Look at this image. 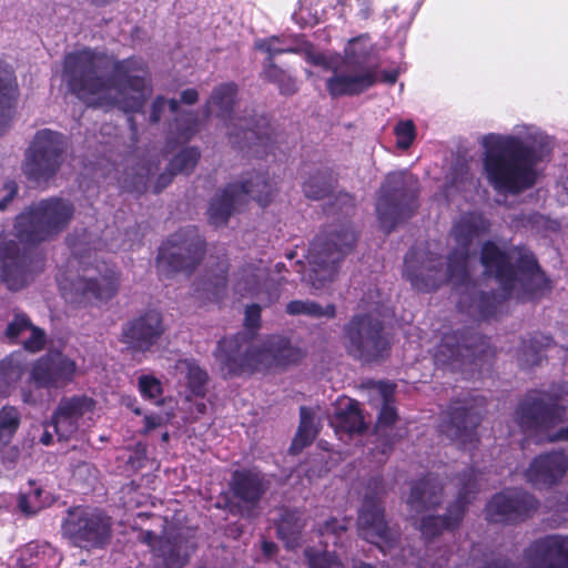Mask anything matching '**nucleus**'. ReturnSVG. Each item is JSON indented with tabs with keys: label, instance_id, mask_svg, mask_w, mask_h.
Listing matches in <instances>:
<instances>
[{
	"label": "nucleus",
	"instance_id": "nucleus-1",
	"mask_svg": "<svg viewBox=\"0 0 568 568\" xmlns=\"http://www.w3.org/2000/svg\"><path fill=\"white\" fill-rule=\"evenodd\" d=\"M62 80L69 91L92 108L118 106L128 114L132 135L138 134L135 114H144L152 91V75L139 55L118 59L97 48H82L63 58Z\"/></svg>",
	"mask_w": 568,
	"mask_h": 568
},
{
	"label": "nucleus",
	"instance_id": "nucleus-2",
	"mask_svg": "<svg viewBox=\"0 0 568 568\" xmlns=\"http://www.w3.org/2000/svg\"><path fill=\"white\" fill-rule=\"evenodd\" d=\"M74 213L73 204L60 197L31 203L14 220V235L24 244L0 234V277L7 288L18 292L42 272L44 258L31 245L44 242L67 229Z\"/></svg>",
	"mask_w": 568,
	"mask_h": 568
},
{
	"label": "nucleus",
	"instance_id": "nucleus-3",
	"mask_svg": "<svg viewBox=\"0 0 568 568\" xmlns=\"http://www.w3.org/2000/svg\"><path fill=\"white\" fill-rule=\"evenodd\" d=\"M469 251L452 250L445 263L443 256L410 248L404 258V277L417 292L429 293L452 282L462 287L457 308L474 321H487L497 312V296L494 292L479 290L468 271Z\"/></svg>",
	"mask_w": 568,
	"mask_h": 568
},
{
	"label": "nucleus",
	"instance_id": "nucleus-4",
	"mask_svg": "<svg viewBox=\"0 0 568 568\" xmlns=\"http://www.w3.org/2000/svg\"><path fill=\"white\" fill-rule=\"evenodd\" d=\"M479 262L484 274L498 283L505 297H515L521 303L534 302L550 290L549 278L535 253L525 245L508 252L495 241L487 240L481 243Z\"/></svg>",
	"mask_w": 568,
	"mask_h": 568
},
{
	"label": "nucleus",
	"instance_id": "nucleus-5",
	"mask_svg": "<svg viewBox=\"0 0 568 568\" xmlns=\"http://www.w3.org/2000/svg\"><path fill=\"white\" fill-rule=\"evenodd\" d=\"M483 145L484 172L495 191L518 195L536 184L535 168L541 158L534 144L515 135L488 134Z\"/></svg>",
	"mask_w": 568,
	"mask_h": 568
},
{
	"label": "nucleus",
	"instance_id": "nucleus-6",
	"mask_svg": "<svg viewBox=\"0 0 568 568\" xmlns=\"http://www.w3.org/2000/svg\"><path fill=\"white\" fill-rule=\"evenodd\" d=\"M217 352L222 369L229 376L282 371L305 357V352L283 335H270L261 346H254L247 334L236 333L220 339Z\"/></svg>",
	"mask_w": 568,
	"mask_h": 568
},
{
	"label": "nucleus",
	"instance_id": "nucleus-7",
	"mask_svg": "<svg viewBox=\"0 0 568 568\" xmlns=\"http://www.w3.org/2000/svg\"><path fill=\"white\" fill-rule=\"evenodd\" d=\"M495 356L489 337L473 327H464L445 333L433 357L438 368L473 377L475 373L481 374L486 365L490 366Z\"/></svg>",
	"mask_w": 568,
	"mask_h": 568
},
{
	"label": "nucleus",
	"instance_id": "nucleus-8",
	"mask_svg": "<svg viewBox=\"0 0 568 568\" xmlns=\"http://www.w3.org/2000/svg\"><path fill=\"white\" fill-rule=\"evenodd\" d=\"M357 242L351 223L331 225L321 231L308 248L312 265L308 277L315 288H323L335 280L338 264L349 254Z\"/></svg>",
	"mask_w": 568,
	"mask_h": 568
},
{
	"label": "nucleus",
	"instance_id": "nucleus-9",
	"mask_svg": "<svg viewBox=\"0 0 568 568\" xmlns=\"http://www.w3.org/2000/svg\"><path fill=\"white\" fill-rule=\"evenodd\" d=\"M418 181L405 172L385 176L376 197V215L381 229L390 234L398 224L409 220L418 207Z\"/></svg>",
	"mask_w": 568,
	"mask_h": 568
},
{
	"label": "nucleus",
	"instance_id": "nucleus-10",
	"mask_svg": "<svg viewBox=\"0 0 568 568\" xmlns=\"http://www.w3.org/2000/svg\"><path fill=\"white\" fill-rule=\"evenodd\" d=\"M275 193L274 183L267 172H251L240 183H227L211 200L207 216L214 226L226 225L235 206L251 197L261 206H267Z\"/></svg>",
	"mask_w": 568,
	"mask_h": 568
},
{
	"label": "nucleus",
	"instance_id": "nucleus-11",
	"mask_svg": "<svg viewBox=\"0 0 568 568\" xmlns=\"http://www.w3.org/2000/svg\"><path fill=\"white\" fill-rule=\"evenodd\" d=\"M343 337L348 355L365 363L388 357L392 348L384 322L372 313L353 315L343 327Z\"/></svg>",
	"mask_w": 568,
	"mask_h": 568
},
{
	"label": "nucleus",
	"instance_id": "nucleus-12",
	"mask_svg": "<svg viewBox=\"0 0 568 568\" xmlns=\"http://www.w3.org/2000/svg\"><path fill=\"white\" fill-rule=\"evenodd\" d=\"M67 149V138L61 132L38 130L24 152L23 174L37 184L47 183L60 171Z\"/></svg>",
	"mask_w": 568,
	"mask_h": 568
},
{
	"label": "nucleus",
	"instance_id": "nucleus-13",
	"mask_svg": "<svg viewBox=\"0 0 568 568\" xmlns=\"http://www.w3.org/2000/svg\"><path fill=\"white\" fill-rule=\"evenodd\" d=\"M206 241L194 225H187L170 234L159 247L158 267L168 277L185 272L192 273L203 261Z\"/></svg>",
	"mask_w": 568,
	"mask_h": 568
},
{
	"label": "nucleus",
	"instance_id": "nucleus-14",
	"mask_svg": "<svg viewBox=\"0 0 568 568\" xmlns=\"http://www.w3.org/2000/svg\"><path fill=\"white\" fill-rule=\"evenodd\" d=\"M385 495L383 479L371 478L365 487L356 523L358 536L375 545L384 554L394 548L397 542L395 532L385 519V508L382 503Z\"/></svg>",
	"mask_w": 568,
	"mask_h": 568
},
{
	"label": "nucleus",
	"instance_id": "nucleus-15",
	"mask_svg": "<svg viewBox=\"0 0 568 568\" xmlns=\"http://www.w3.org/2000/svg\"><path fill=\"white\" fill-rule=\"evenodd\" d=\"M98 275L78 276L61 282L62 296L69 303L87 305L95 302H108L113 298L120 287L121 273L106 263L95 266Z\"/></svg>",
	"mask_w": 568,
	"mask_h": 568
},
{
	"label": "nucleus",
	"instance_id": "nucleus-16",
	"mask_svg": "<svg viewBox=\"0 0 568 568\" xmlns=\"http://www.w3.org/2000/svg\"><path fill=\"white\" fill-rule=\"evenodd\" d=\"M454 480L457 496L455 501L448 506L446 514L443 517L426 516L420 521L419 529L426 539L435 538L445 529L452 530L458 527L464 518L467 505L470 504L479 490L477 475L471 468L458 473Z\"/></svg>",
	"mask_w": 568,
	"mask_h": 568
},
{
	"label": "nucleus",
	"instance_id": "nucleus-17",
	"mask_svg": "<svg viewBox=\"0 0 568 568\" xmlns=\"http://www.w3.org/2000/svg\"><path fill=\"white\" fill-rule=\"evenodd\" d=\"M62 530L75 546L98 548L111 538V519L98 510H69Z\"/></svg>",
	"mask_w": 568,
	"mask_h": 568
},
{
	"label": "nucleus",
	"instance_id": "nucleus-18",
	"mask_svg": "<svg viewBox=\"0 0 568 568\" xmlns=\"http://www.w3.org/2000/svg\"><path fill=\"white\" fill-rule=\"evenodd\" d=\"M229 139L233 148L253 158L262 159L274 150L271 123L264 114L255 111L232 123Z\"/></svg>",
	"mask_w": 568,
	"mask_h": 568
},
{
	"label": "nucleus",
	"instance_id": "nucleus-19",
	"mask_svg": "<svg viewBox=\"0 0 568 568\" xmlns=\"http://www.w3.org/2000/svg\"><path fill=\"white\" fill-rule=\"evenodd\" d=\"M486 402L483 396L468 395L453 403L448 419L443 425L444 434L453 442L473 445L478 442L477 428L485 412Z\"/></svg>",
	"mask_w": 568,
	"mask_h": 568
},
{
	"label": "nucleus",
	"instance_id": "nucleus-20",
	"mask_svg": "<svg viewBox=\"0 0 568 568\" xmlns=\"http://www.w3.org/2000/svg\"><path fill=\"white\" fill-rule=\"evenodd\" d=\"M566 407L559 398H524L515 409V422L525 433L542 434L565 420Z\"/></svg>",
	"mask_w": 568,
	"mask_h": 568
},
{
	"label": "nucleus",
	"instance_id": "nucleus-21",
	"mask_svg": "<svg viewBox=\"0 0 568 568\" xmlns=\"http://www.w3.org/2000/svg\"><path fill=\"white\" fill-rule=\"evenodd\" d=\"M165 331L163 314L156 308H148L122 326L120 342L132 352L146 353L160 342Z\"/></svg>",
	"mask_w": 568,
	"mask_h": 568
},
{
	"label": "nucleus",
	"instance_id": "nucleus-22",
	"mask_svg": "<svg viewBox=\"0 0 568 568\" xmlns=\"http://www.w3.org/2000/svg\"><path fill=\"white\" fill-rule=\"evenodd\" d=\"M538 505L531 494L508 489L491 497L486 506V516L491 523L516 524L531 517Z\"/></svg>",
	"mask_w": 568,
	"mask_h": 568
},
{
	"label": "nucleus",
	"instance_id": "nucleus-23",
	"mask_svg": "<svg viewBox=\"0 0 568 568\" xmlns=\"http://www.w3.org/2000/svg\"><path fill=\"white\" fill-rule=\"evenodd\" d=\"M230 488V511L248 517L268 489V481L260 473L241 469L233 473Z\"/></svg>",
	"mask_w": 568,
	"mask_h": 568
},
{
	"label": "nucleus",
	"instance_id": "nucleus-24",
	"mask_svg": "<svg viewBox=\"0 0 568 568\" xmlns=\"http://www.w3.org/2000/svg\"><path fill=\"white\" fill-rule=\"evenodd\" d=\"M347 64L361 70L358 73L348 74L344 72L335 73L326 80V90L332 98L355 97L364 93L378 81L377 65L363 68V55L354 51L346 53Z\"/></svg>",
	"mask_w": 568,
	"mask_h": 568
},
{
	"label": "nucleus",
	"instance_id": "nucleus-25",
	"mask_svg": "<svg viewBox=\"0 0 568 568\" xmlns=\"http://www.w3.org/2000/svg\"><path fill=\"white\" fill-rule=\"evenodd\" d=\"M75 362L61 352H49L32 365L31 378L40 388L64 387L73 379Z\"/></svg>",
	"mask_w": 568,
	"mask_h": 568
},
{
	"label": "nucleus",
	"instance_id": "nucleus-26",
	"mask_svg": "<svg viewBox=\"0 0 568 568\" xmlns=\"http://www.w3.org/2000/svg\"><path fill=\"white\" fill-rule=\"evenodd\" d=\"M526 558L530 568H568V536L538 538L527 549Z\"/></svg>",
	"mask_w": 568,
	"mask_h": 568
},
{
	"label": "nucleus",
	"instance_id": "nucleus-27",
	"mask_svg": "<svg viewBox=\"0 0 568 568\" xmlns=\"http://www.w3.org/2000/svg\"><path fill=\"white\" fill-rule=\"evenodd\" d=\"M196 547L194 538L182 531L160 537L154 547L155 568H183Z\"/></svg>",
	"mask_w": 568,
	"mask_h": 568
},
{
	"label": "nucleus",
	"instance_id": "nucleus-28",
	"mask_svg": "<svg viewBox=\"0 0 568 568\" xmlns=\"http://www.w3.org/2000/svg\"><path fill=\"white\" fill-rule=\"evenodd\" d=\"M568 470V455L562 452L541 454L532 459L525 471V477L536 488L556 485Z\"/></svg>",
	"mask_w": 568,
	"mask_h": 568
},
{
	"label": "nucleus",
	"instance_id": "nucleus-29",
	"mask_svg": "<svg viewBox=\"0 0 568 568\" xmlns=\"http://www.w3.org/2000/svg\"><path fill=\"white\" fill-rule=\"evenodd\" d=\"M93 406L94 400L85 395L62 398L52 416V425L59 439L65 438V433H73L77 429L74 420Z\"/></svg>",
	"mask_w": 568,
	"mask_h": 568
},
{
	"label": "nucleus",
	"instance_id": "nucleus-30",
	"mask_svg": "<svg viewBox=\"0 0 568 568\" xmlns=\"http://www.w3.org/2000/svg\"><path fill=\"white\" fill-rule=\"evenodd\" d=\"M443 501V485L433 475H427L413 483L407 505L415 514L438 507Z\"/></svg>",
	"mask_w": 568,
	"mask_h": 568
},
{
	"label": "nucleus",
	"instance_id": "nucleus-31",
	"mask_svg": "<svg viewBox=\"0 0 568 568\" xmlns=\"http://www.w3.org/2000/svg\"><path fill=\"white\" fill-rule=\"evenodd\" d=\"M490 221L480 212L463 213L452 227L458 247L470 251L473 242L490 231Z\"/></svg>",
	"mask_w": 568,
	"mask_h": 568
},
{
	"label": "nucleus",
	"instance_id": "nucleus-32",
	"mask_svg": "<svg viewBox=\"0 0 568 568\" xmlns=\"http://www.w3.org/2000/svg\"><path fill=\"white\" fill-rule=\"evenodd\" d=\"M270 283L271 281L264 270L246 265L239 272L235 288L242 295L252 297H260L261 294L266 293L267 297L264 301L270 305L280 297L278 288L276 287L274 292H271Z\"/></svg>",
	"mask_w": 568,
	"mask_h": 568
},
{
	"label": "nucleus",
	"instance_id": "nucleus-33",
	"mask_svg": "<svg viewBox=\"0 0 568 568\" xmlns=\"http://www.w3.org/2000/svg\"><path fill=\"white\" fill-rule=\"evenodd\" d=\"M17 95L18 83L14 71L0 59V136L10 129Z\"/></svg>",
	"mask_w": 568,
	"mask_h": 568
},
{
	"label": "nucleus",
	"instance_id": "nucleus-34",
	"mask_svg": "<svg viewBox=\"0 0 568 568\" xmlns=\"http://www.w3.org/2000/svg\"><path fill=\"white\" fill-rule=\"evenodd\" d=\"M304 525L300 510L285 507L278 509L277 536L287 549L294 550L302 545Z\"/></svg>",
	"mask_w": 568,
	"mask_h": 568
},
{
	"label": "nucleus",
	"instance_id": "nucleus-35",
	"mask_svg": "<svg viewBox=\"0 0 568 568\" xmlns=\"http://www.w3.org/2000/svg\"><path fill=\"white\" fill-rule=\"evenodd\" d=\"M239 85L235 82H224L215 87L205 103V113H214L217 118L227 120L232 116Z\"/></svg>",
	"mask_w": 568,
	"mask_h": 568
},
{
	"label": "nucleus",
	"instance_id": "nucleus-36",
	"mask_svg": "<svg viewBox=\"0 0 568 568\" xmlns=\"http://www.w3.org/2000/svg\"><path fill=\"white\" fill-rule=\"evenodd\" d=\"M554 345L555 341L550 335L539 332L529 334L527 338L521 341L518 354L519 365L525 369L540 365L546 358V351Z\"/></svg>",
	"mask_w": 568,
	"mask_h": 568
},
{
	"label": "nucleus",
	"instance_id": "nucleus-37",
	"mask_svg": "<svg viewBox=\"0 0 568 568\" xmlns=\"http://www.w3.org/2000/svg\"><path fill=\"white\" fill-rule=\"evenodd\" d=\"M332 425L337 430L348 434H361L366 428L357 403L347 397H343V400L335 407Z\"/></svg>",
	"mask_w": 568,
	"mask_h": 568
},
{
	"label": "nucleus",
	"instance_id": "nucleus-38",
	"mask_svg": "<svg viewBox=\"0 0 568 568\" xmlns=\"http://www.w3.org/2000/svg\"><path fill=\"white\" fill-rule=\"evenodd\" d=\"M221 264V273L194 283V295L202 304L206 302L220 303L226 294L229 264L226 262Z\"/></svg>",
	"mask_w": 568,
	"mask_h": 568
},
{
	"label": "nucleus",
	"instance_id": "nucleus-39",
	"mask_svg": "<svg viewBox=\"0 0 568 568\" xmlns=\"http://www.w3.org/2000/svg\"><path fill=\"white\" fill-rule=\"evenodd\" d=\"M337 176L331 168L317 169L310 174L302 184L304 195L313 201L328 197L335 189Z\"/></svg>",
	"mask_w": 568,
	"mask_h": 568
},
{
	"label": "nucleus",
	"instance_id": "nucleus-40",
	"mask_svg": "<svg viewBox=\"0 0 568 568\" xmlns=\"http://www.w3.org/2000/svg\"><path fill=\"white\" fill-rule=\"evenodd\" d=\"M301 420L297 433L293 438L290 453L300 454L305 447L310 446L318 434V423L315 420L314 412L305 406L300 409Z\"/></svg>",
	"mask_w": 568,
	"mask_h": 568
},
{
	"label": "nucleus",
	"instance_id": "nucleus-41",
	"mask_svg": "<svg viewBox=\"0 0 568 568\" xmlns=\"http://www.w3.org/2000/svg\"><path fill=\"white\" fill-rule=\"evenodd\" d=\"M260 77L263 81L275 84L282 95L291 97L298 91L296 78L278 67L275 61L263 62Z\"/></svg>",
	"mask_w": 568,
	"mask_h": 568
},
{
	"label": "nucleus",
	"instance_id": "nucleus-42",
	"mask_svg": "<svg viewBox=\"0 0 568 568\" xmlns=\"http://www.w3.org/2000/svg\"><path fill=\"white\" fill-rule=\"evenodd\" d=\"M286 313L292 316L305 315L312 318H334L336 316V306L333 303L323 307L315 301L294 300L287 303Z\"/></svg>",
	"mask_w": 568,
	"mask_h": 568
},
{
	"label": "nucleus",
	"instance_id": "nucleus-43",
	"mask_svg": "<svg viewBox=\"0 0 568 568\" xmlns=\"http://www.w3.org/2000/svg\"><path fill=\"white\" fill-rule=\"evenodd\" d=\"M201 158V152L196 146H189L181 150L174 158L170 161L169 166L176 174L185 173L190 174L194 168L196 166L199 160Z\"/></svg>",
	"mask_w": 568,
	"mask_h": 568
},
{
	"label": "nucleus",
	"instance_id": "nucleus-44",
	"mask_svg": "<svg viewBox=\"0 0 568 568\" xmlns=\"http://www.w3.org/2000/svg\"><path fill=\"white\" fill-rule=\"evenodd\" d=\"M20 425L19 412L12 406H4L0 410V443H10L11 437Z\"/></svg>",
	"mask_w": 568,
	"mask_h": 568
},
{
	"label": "nucleus",
	"instance_id": "nucleus-45",
	"mask_svg": "<svg viewBox=\"0 0 568 568\" xmlns=\"http://www.w3.org/2000/svg\"><path fill=\"white\" fill-rule=\"evenodd\" d=\"M307 568H344L338 557L333 552L324 551L318 554L314 548L307 547L304 550Z\"/></svg>",
	"mask_w": 568,
	"mask_h": 568
},
{
	"label": "nucleus",
	"instance_id": "nucleus-46",
	"mask_svg": "<svg viewBox=\"0 0 568 568\" xmlns=\"http://www.w3.org/2000/svg\"><path fill=\"white\" fill-rule=\"evenodd\" d=\"M374 434L377 437V448L383 455H388L393 452L394 446L403 438V434L399 433L394 426L389 427H374Z\"/></svg>",
	"mask_w": 568,
	"mask_h": 568
},
{
	"label": "nucleus",
	"instance_id": "nucleus-47",
	"mask_svg": "<svg viewBox=\"0 0 568 568\" xmlns=\"http://www.w3.org/2000/svg\"><path fill=\"white\" fill-rule=\"evenodd\" d=\"M349 520L347 518H335L332 517L325 520L320 527L318 532L324 538H332V541L336 544L341 537L346 534L348 529Z\"/></svg>",
	"mask_w": 568,
	"mask_h": 568
},
{
	"label": "nucleus",
	"instance_id": "nucleus-48",
	"mask_svg": "<svg viewBox=\"0 0 568 568\" xmlns=\"http://www.w3.org/2000/svg\"><path fill=\"white\" fill-rule=\"evenodd\" d=\"M382 394V408L375 426L389 427L394 426L398 419L396 407L394 406L393 393Z\"/></svg>",
	"mask_w": 568,
	"mask_h": 568
},
{
	"label": "nucleus",
	"instance_id": "nucleus-49",
	"mask_svg": "<svg viewBox=\"0 0 568 568\" xmlns=\"http://www.w3.org/2000/svg\"><path fill=\"white\" fill-rule=\"evenodd\" d=\"M178 136L189 141L197 130V116L194 112H183L175 118Z\"/></svg>",
	"mask_w": 568,
	"mask_h": 568
},
{
	"label": "nucleus",
	"instance_id": "nucleus-50",
	"mask_svg": "<svg viewBox=\"0 0 568 568\" xmlns=\"http://www.w3.org/2000/svg\"><path fill=\"white\" fill-rule=\"evenodd\" d=\"M398 149H408L416 138V126L412 120L399 121L394 128Z\"/></svg>",
	"mask_w": 568,
	"mask_h": 568
},
{
	"label": "nucleus",
	"instance_id": "nucleus-51",
	"mask_svg": "<svg viewBox=\"0 0 568 568\" xmlns=\"http://www.w3.org/2000/svg\"><path fill=\"white\" fill-rule=\"evenodd\" d=\"M29 327H32L30 317L26 313H16L4 331V336L11 343H17L20 334L29 329Z\"/></svg>",
	"mask_w": 568,
	"mask_h": 568
},
{
	"label": "nucleus",
	"instance_id": "nucleus-52",
	"mask_svg": "<svg viewBox=\"0 0 568 568\" xmlns=\"http://www.w3.org/2000/svg\"><path fill=\"white\" fill-rule=\"evenodd\" d=\"M261 313L262 307L260 304L253 303L245 307L244 325L247 332L244 333L247 334L251 345H253V338L261 327Z\"/></svg>",
	"mask_w": 568,
	"mask_h": 568
},
{
	"label": "nucleus",
	"instance_id": "nucleus-53",
	"mask_svg": "<svg viewBox=\"0 0 568 568\" xmlns=\"http://www.w3.org/2000/svg\"><path fill=\"white\" fill-rule=\"evenodd\" d=\"M186 367V381L189 390H201L209 381L206 371L194 362L187 363Z\"/></svg>",
	"mask_w": 568,
	"mask_h": 568
},
{
	"label": "nucleus",
	"instance_id": "nucleus-54",
	"mask_svg": "<svg viewBox=\"0 0 568 568\" xmlns=\"http://www.w3.org/2000/svg\"><path fill=\"white\" fill-rule=\"evenodd\" d=\"M276 42H280V38L275 36L256 42V48L267 53L264 62L274 61V58L282 53H300L297 48H278L275 45Z\"/></svg>",
	"mask_w": 568,
	"mask_h": 568
},
{
	"label": "nucleus",
	"instance_id": "nucleus-55",
	"mask_svg": "<svg viewBox=\"0 0 568 568\" xmlns=\"http://www.w3.org/2000/svg\"><path fill=\"white\" fill-rule=\"evenodd\" d=\"M21 367L13 355L7 356L0 361V382L9 385L11 382L20 378Z\"/></svg>",
	"mask_w": 568,
	"mask_h": 568
},
{
	"label": "nucleus",
	"instance_id": "nucleus-56",
	"mask_svg": "<svg viewBox=\"0 0 568 568\" xmlns=\"http://www.w3.org/2000/svg\"><path fill=\"white\" fill-rule=\"evenodd\" d=\"M297 50H300V53L304 55V59L307 63L314 67H328V62L325 54L316 51L312 42L304 40L302 42V47L297 48Z\"/></svg>",
	"mask_w": 568,
	"mask_h": 568
},
{
	"label": "nucleus",
	"instance_id": "nucleus-57",
	"mask_svg": "<svg viewBox=\"0 0 568 568\" xmlns=\"http://www.w3.org/2000/svg\"><path fill=\"white\" fill-rule=\"evenodd\" d=\"M29 329L31 335L23 342V348L30 353H38L42 351L47 344L45 332L33 324Z\"/></svg>",
	"mask_w": 568,
	"mask_h": 568
},
{
	"label": "nucleus",
	"instance_id": "nucleus-58",
	"mask_svg": "<svg viewBox=\"0 0 568 568\" xmlns=\"http://www.w3.org/2000/svg\"><path fill=\"white\" fill-rule=\"evenodd\" d=\"M6 194L0 199V211H6L8 205L16 199L19 192V185L14 180H8L3 184Z\"/></svg>",
	"mask_w": 568,
	"mask_h": 568
},
{
	"label": "nucleus",
	"instance_id": "nucleus-59",
	"mask_svg": "<svg viewBox=\"0 0 568 568\" xmlns=\"http://www.w3.org/2000/svg\"><path fill=\"white\" fill-rule=\"evenodd\" d=\"M166 105V99L163 95H158L154 98L151 104L149 122L151 124H156L160 122L162 113Z\"/></svg>",
	"mask_w": 568,
	"mask_h": 568
},
{
	"label": "nucleus",
	"instance_id": "nucleus-60",
	"mask_svg": "<svg viewBox=\"0 0 568 568\" xmlns=\"http://www.w3.org/2000/svg\"><path fill=\"white\" fill-rule=\"evenodd\" d=\"M361 390H395L396 384L389 381L367 379L359 385Z\"/></svg>",
	"mask_w": 568,
	"mask_h": 568
},
{
	"label": "nucleus",
	"instance_id": "nucleus-61",
	"mask_svg": "<svg viewBox=\"0 0 568 568\" xmlns=\"http://www.w3.org/2000/svg\"><path fill=\"white\" fill-rule=\"evenodd\" d=\"M161 394L162 393H141L142 398L145 402L153 403L159 406L169 405L170 407L166 410V415H173L172 398L171 397L162 398Z\"/></svg>",
	"mask_w": 568,
	"mask_h": 568
},
{
	"label": "nucleus",
	"instance_id": "nucleus-62",
	"mask_svg": "<svg viewBox=\"0 0 568 568\" xmlns=\"http://www.w3.org/2000/svg\"><path fill=\"white\" fill-rule=\"evenodd\" d=\"M175 175H176V173L173 170H171V168L168 165L166 170L163 173H161L155 181V185H154L155 193H160L166 186H169L172 183L173 178Z\"/></svg>",
	"mask_w": 568,
	"mask_h": 568
},
{
	"label": "nucleus",
	"instance_id": "nucleus-63",
	"mask_svg": "<svg viewBox=\"0 0 568 568\" xmlns=\"http://www.w3.org/2000/svg\"><path fill=\"white\" fill-rule=\"evenodd\" d=\"M139 390H162L161 382L153 375H141L139 377Z\"/></svg>",
	"mask_w": 568,
	"mask_h": 568
},
{
	"label": "nucleus",
	"instance_id": "nucleus-64",
	"mask_svg": "<svg viewBox=\"0 0 568 568\" xmlns=\"http://www.w3.org/2000/svg\"><path fill=\"white\" fill-rule=\"evenodd\" d=\"M0 449L2 454L3 463L16 464L20 456V450L17 446H10L8 444L0 443Z\"/></svg>",
	"mask_w": 568,
	"mask_h": 568
}]
</instances>
